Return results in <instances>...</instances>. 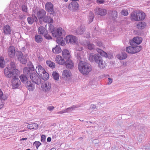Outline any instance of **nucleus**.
Listing matches in <instances>:
<instances>
[{
	"label": "nucleus",
	"mask_w": 150,
	"mask_h": 150,
	"mask_svg": "<svg viewBox=\"0 0 150 150\" xmlns=\"http://www.w3.org/2000/svg\"><path fill=\"white\" fill-rule=\"evenodd\" d=\"M79 61L78 66V69L82 74L87 75L92 70L91 66L85 62L81 60Z\"/></svg>",
	"instance_id": "f257e3e1"
},
{
	"label": "nucleus",
	"mask_w": 150,
	"mask_h": 150,
	"mask_svg": "<svg viewBox=\"0 0 150 150\" xmlns=\"http://www.w3.org/2000/svg\"><path fill=\"white\" fill-rule=\"evenodd\" d=\"M11 69L9 67H6L4 69V73L7 78L16 77L19 73V71L17 69Z\"/></svg>",
	"instance_id": "f03ea898"
},
{
	"label": "nucleus",
	"mask_w": 150,
	"mask_h": 150,
	"mask_svg": "<svg viewBox=\"0 0 150 150\" xmlns=\"http://www.w3.org/2000/svg\"><path fill=\"white\" fill-rule=\"evenodd\" d=\"M75 55L79 60H82L83 58V52L81 51L83 50V48L82 47L77 45L75 47Z\"/></svg>",
	"instance_id": "7ed1b4c3"
},
{
	"label": "nucleus",
	"mask_w": 150,
	"mask_h": 150,
	"mask_svg": "<svg viewBox=\"0 0 150 150\" xmlns=\"http://www.w3.org/2000/svg\"><path fill=\"white\" fill-rule=\"evenodd\" d=\"M33 13L36 15V17L39 19H43L44 17L46 15V11L44 9H40L38 10L37 8L33 10Z\"/></svg>",
	"instance_id": "20e7f679"
},
{
	"label": "nucleus",
	"mask_w": 150,
	"mask_h": 150,
	"mask_svg": "<svg viewBox=\"0 0 150 150\" xmlns=\"http://www.w3.org/2000/svg\"><path fill=\"white\" fill-rule=\"evenodd\" d=\"M38 31L39 34L44 36L46 39H52L51 36L47 34V32L45 28L42 26L39 27L38 29Z\"/></svg>",
	"instance_id": "39448f33"
},
{
	"label": "nucleus",
	"mask_w": 150,
	"mask_h": 150,
	"mask_svg": "<svg viewBox=\"0 0 150 150\" xmlns=\"http://www.w3.org/2000/svg\"><path fill=\"white\" fill-rule=\"evenodd\" d=\"M30 77L32 81L36 84L39 85L40 83L41 79L35 73L31 74Z\"/></svg>",
	"instance_id": "423d86ee"
},
{
	"label": "nucleus",
	"mask_w": 150,
	"mask_h": 150,
	"mask_svg": "<svg viewBox=\"0 0 150 150\" xmlns=\"http://www.w3.org/2000/svg\"><path fill=\"white\" fill-rule=\"evenodd\" d=\"M45 8L46 11L50 13V15L54 16L55 12L54 10L53 4L50 2H48L45 5Z\"/></svg>",
	"instance_id": "0eeeda50"
},
{
	"label": "nucleus",
	"mask_w": 150,
	"mask_h": 150,
	"mask_svg": "<svg viewBox=\"0 0 150 150\" xmlns=\"http://www.w3.org/2000/svg\"><path fill=\"white\" fill-rule=\"evenodd\" d=\"M88 57L91 62H95L96 63L101 57L98 54H94L93 53H91L89 54Z\"/></svg>",
	"instance_id": "6e6552de"
},
{
	"label": "nucleus",
	"mask_w": 150,
	"mask_h": 150,
	"mask_svg": "<svg viewBox=\"0 0 150 150\" xmlns=\"http://www.w3.org/2000/svg\"><path fill=\"white\" fill-rule=\"evenodd\" d=\"M142 41V38L139 37H136L133 38L132 40L129 42L130 45L132 46L140 44Z\"/></svg>",
	"instance_id": "1a4fd4ad"
},
{
	"label": "nucleus",
	"mask_w": 150,
	"mask_h": 150,
	"mask_svg": "<svg viewBox=\"0 0 150 150\" xmlns=\"http://www.w3.org/2000/svg\"><path fill=\"white\" fill-rule=\"evenodd\" d=\"M17 57L18 60L23 64H25L27 62V59L25 55L21 51H18L17 53Z\"/></svg>",
	"instance_id": "9d476101"
},
{
	"label": "nucleus",
	"mask_w": 150,
	"mask_h": 150,
	"mask_svg": "<svg viewBox=\"0 0 150 150\" xmlns=\"http://www.w3.org/2000/svg\"><path fill=\"white\" fill-rule=\"evenodd\" d=\"M64 33V31L62 28H58L56 31L52 33V35L54 37H60Z\"/></svg>",
	"instance_id": "9b49d317"
},
{
	"label": "nucleus",
	"mask_w": 150,
	"mask_h": 150,
	"mask_svg": "<svg viewBox=\"0 0 150 150\" xmlns=\"http://www.w3.org/2000/svg\"><path fill=\"white\" fill-rule=\"evenodd\" d=\"M30 64L28 67H25L23 69V72L25 74L29 75L32 74L31 72V71L34 70L35 69L32 63H30Z\"/></svg>",
	"instance_id": "f8f14e48"
},
{
	"label": "nucleus",
	"mask_w": 150,
	"mask_h": 150,
	"mask_svg": "<svg viewBox=\"0 0 150 150\" xmlns=\"http://www.w3.org/2000/svg\"><path fill=\"white\" fill-rule=\"evenodd\" d=\"M16 77L12 78V85L13 88H17L21 84V82L19 79Z\"/></svg>",
	"instance_id": "ddd939ff"
},
{
	"label": "nucleus",
	"mask_w": 150,
	"mask_h": 150,
	"mask_svg": "<svg viewBox=\"0 0 150 150\" xmlns=\"http://www.w3.org/2000/svg\"><path fill=\"white\" fill-rule=\"evenodd\" d=\"M41 87L43 91H47L50 89L51 84L49 82H45L42 83Z\"/></svg>",
	"instance_id": "4468645a"
},
{
	"label": "nucleus",
	"mask_w": 150,
	"mask_h": 150,
	"mask_svg": "<svg viewBox=\"0 0 150 150\" xmlns=\"http://www.w3.org/2000/svg\"><path fill=\"white\" fill-rule=\"evenodd\" d=\"M66 40L67 42L73 43H75L76 42L77 39L75 36L70 35L66 37Z\"/></svg>",
	"instance_id": "2eb2a0df"
},
{
	"label": "nucleus",
	"mask_w": 150,
	"mask_h": 150,
	"mask_svg": "<svg viewBox=\"0 0 150 150\" xmlns=\"http://www.w3.org/2000/svg\"><path fill=\"white\" fill-rule=\"evenodd\" d=\"M71 76V73L70 70H65L63 71L62 76L64 79L66 80H68L69 78Z\"/></svg>",
	"instance_id": "dca6fc26"
},
{
	"label": "nucleus",
	"mask_w": 150,
	"mask_h": 150,
	"mask_svg": "<svg viewBox=\"0 0 150 150\" xmlns=\"http://www.w3.org/2000/svg\"><path fill=\"white\" fill-rule=\"evenodd\" d=\"M8 55L9 56L13 58L15 55V47L12 46H9L8 50Z\"/></svg>",
	"instance_id": "f3484780"
},
{
	"label": "nucleus",
	"mask_w": 150,
	"mask_h": 150,
	"mask_svg": "<svg viewBox=\"0 0 150 150\" xmlns=\"http://www.w3.org/2000/svg\"><path fill=\"white\" fill-rule=\"evenodd\" d=\"M95 11L96 14L101 16H104L107 13L106 11L103 8H96Z\"/></svg>",
	"instance_id": "a211bd4d"
},
{
	"label": "nucleus",
	"mask_w": 150,
	"mask_h": 150,
	"mask_svg": "<svg viewBox=\"0 0 150 150\" xmlns=\"http://www.w3.org/2000/svg\"><path fill=\"white\" fill-rule=\"evenodd\" d=\"M96 63L98 64L99 67L101 69H104L106 66L105 62L101 57Z\"/></svg>",
	"instance_id": "6ab92c4d"
},
{
	"label": "nucleus",
	"mask_w": 150,
	"mask_h": 150,
	"mask_svg": "<svg viewBox=\"0 0 150 150\" xmlns=\"http://www.w3.org/2000/svg\"><path fill=\"white\" fill-rule=\"evenodd\" d=\"M35 71L37 74L39 76L43 73H44V72H45V71L44 68L39 64H38L37 65L35 69Z\"/></svg>",
	"instance_id": "aec40b11"
},
{
	"label": "nucleus",
	"mask_w": 150,
	"mask_h": 150,
	"mask_svg": "<svg viewBox=\"0 0 150 150\" xmlns=\"http://www.w3.org/2000/svg\"><path fill=\"white\" fill-rule=\"evenodd\" d=\"M28 23L30 24H32L34 21H38V19L36 16L35 15L33 12L32 17H28L27 18Z\"/></svg>",
	"instance_id": "412c9836"
},
{
	"label": "nucleus",
	"mask_w": 150,
	"mask_h": 150,
	"mask_svg": "<svg viewBox=\"0 0 150 150\" xmlns=\"http://www.w3.org/2000/svg\"><path fill=\"white\" fill-rule=\"evenodd\" d=\"M65 65L66 68L68 69H71L74 66V64L72 61L70 59H68L65 61Z\"/></svg>",
	"instance_id": "4be33fe9"
},
{
	"label": "nucleus",
	"mask_w": 150,
	"mask_h": 150,
	"mask_svg": "<svg viewBox=\"0 0 150 150\" xmlns=\"http://www.w3.org/2000/svg\"><path fill=\"white\" fill-rule=\"evenodd\" d=\"M55 60L56 62L59 64L62 65L65 63V60L64 58L59 55L57 56Z\"/></svg>",
	"instance_id": "5701e85b"
},
{
	"label": "nucleus",
	"mask_w": 150,
	"mask_h": 150,
	"mask_svg": "<svg viewBox=\"0 0 150 150\" xmlns=\"http://www.w3.org/2000/svg\"><path fill=\"white\" fill-rule=\"evenodd\" d=\"M43 21L46 23H53V20L52 18L48 15L47 14V16H45L43 18Z\"/></svg>",
	"instance_id": "b1692460"
},
{
	"label": "nucleus",
	"mask_w": 150,
	"mask_h": 150,
	"mask_svg": "<svg viewBox=\"0 0 150 150\" xmlns=\"http://www.w3.org/2000/svg\"><path fill=\"white\" fill-rule=\"evenodd\" d=\"M139 12L136 13L132 12L131 14V19L135 21H139L140 18L138 17L140 15Z\"/></svg>",
	"instance_id": "393cba45"
},
{
	"label": "nucleus",
	"mask_w": 150,
	"mask_h": 150,
	"mask_svg": "<svg viewBox=\"0 0 150 150\" xmlns=\"http://www.w3.org/2000/svg\"><path fill=\"white\" fill-rule=\"evenodd\" d=\"M81 44L84 45H87L88 48L90 50H93L95 47L94 45L93 44L89 43V42L87 40L84 41L83 42H81Z\"/></svg>",
	"instance_id": "a878e982"
},
{
	"label": "nucleus",
	"mask_w": 150,
	"mask_h": 150,
	"mask_svg": "<svg viewBox=\"0 0 150 150\" xmlns=\"http://www.w3.org/2000/svg\"><path fill=\"white\" fill-rule=\"evenodd\" d=\"M4 33L5 35H9L11 34V30L10 26L7 25L4 26Z\"/></svg>",
	"instance_id": "bb28decb"
},
{
	"label": "nucleus",
	"mask_w": 150,
	"mask_h": 150,
	"mask_svg": "<svg viewBox=\"0 0 150 150\" xmlns=\"http://www.w3.org/2000/svg\"><path fill=\"white\" fill-rule=\"evenodd\" d=\"M62 55L63 57L65 59H69L70 57V54L69 51L65 49L62 51Z\"/></svg>",
	"instance_id": "cd10ccee"
},
{
	"label": "nucleus",
	"mask_w": 150,
	"mask_h": 150,
	"mask_svg": "<svg viewBox=\"0 0 150 150\" xmlns=\"http://www.w3.org/2000/svg\"><path fill=\"white\" fill-rule=\"evenodd\" d=\"M26 86L30 91H33L35 88L34 85L30 81H27L25 84Z\"/></svg>",
	"instance_id": "c85d7f7f"
},
{
	"label": "nucleus",
	"mask_w": 150,
	"mask_h": 150,
	"mask_svg": "<svg viewBox=\"0 0 150 150\" xmlns=\"http://www.w3.org/2000/svg\"><path fill=\"white\" fill-rule=\"evenodd\" d=\"M38 125L36 123H32L28 125L27 127L30 129L36 130L38 129Z\"/></svg>",
	"instance_id": "c756f323"
},
{
	"label": "nucleus",
	"mask_w": 150,
	"mask_h": 150,
	"mask_svg": "<svg viewBox=\"0 0 150 150\" xmlns=\"http://www.w3.org/2000/svg\"><path fill=\"white\" fill-rule=\"evenodd\" d=\"M76 1H72L69 5V6L70 8H72L74 9H77L79 5Z\"/></svg>",
	"instance_id": "7c9ffc66"
},
{
	"label": "nucleus",
	"mask_w": 150,
	"mask_h": 150,
	"mask_svg": "<svg viewBox=\"0 0 150 150\" xmlns=\"http://www.w3.org/2000/svg\"><path fill=\"white\" fill-rule=\"evenodd\" d=\"M39 76L44 80H47L49 78V75L46 71L39 75Z\"/></svg>",
	"instance_id": "2f4dec72"
},
{
	"label": "nucleus",
	"mask_w": 150,
	"mask_h": 150,
	"mask_svg": "<svg viewBox=\"0 0 150 150\" xmlns=\"http://www.w3.org/2000/svg\"><path fill=\"white\" fill-rule=\"evenodd\" d=\"M84 32V27L83 26H81L74 33L75 35H81Z\"/></svg>",
	"instance_id": "473e14b6"
},
{
	"label": "nucleus",
	"mask_w": 150,
	"mask_h": 150,
	"mask_svg": "<svg viewBox=\"0 0 150 150\" xmlns=\"http://www.w3.org/2000/svg\"><path fill=\"white\" fill-rule=\"evenodd\" d=\"M127 57V54L126 53L122 52L117 55V58L120 60L125 59Z\"/></svg>",
	"instance_id": "72a5a7b5"
},
{
	"label": "nucleus",
	"mask_w": 150,
	"mask_h": 150,
	"mask_svg": "<svg viewBox=\"0 0 150 150\" xmlns=\"http://www.w3.org/2000/svg\"><path fill=\"white\" fill-rule=\"evenodd\" d=\"M61 51L62 50L59 45H57L55 47L52 49V52L54 53L59 54L61 52Z\"/></svg>",
	"instance_id": "f704fd0d"
},
{
	"label": "nucleus",
	"mask_w": 150,
	"mask_h": 150,
	"mask_svg": "<svg viewBox=\"0 0 150 150\" xmlns=\"http://www.w3.org/2000/svg\"><path fill=\"white\" fill-rule=\"evenodd\" d=\"M146 24L145 22H139L137 25V28L139 29H143L146 27Z\"/></svg>",
	"instance_id": "c9c22d12"
},
{
	"label": "nucleus",
	"mask_w": 150,
	"mask_h": 150,
	"mask_svg": "<svg viewBox=\"0 0 150 150\" xmlns=\"http://www.w3.org/2000/svg\"><path fill=\"white\" fill-rule=\"evenodd\" d=\"M96 51L100 54L105 57H107L108 56L107 54L105 52L100 49H97Z\"/></svg>",
	"instance_id": "e433bc0d"
},
{
	"label": "nucleus",
	"mask_w": 150,
	"mask_h": 150,
	"mask_svg": "<svg viewBox=\"0 0 150 150\" xmlns=\"http://www.w3.org/2000/svg\"><path fill=\"white\" fill-rule=\"evenodd\" d=\"M134 46H129L126 48V50L127 52L130 54H134Z\"/></svg>",
	"instance_id": "4c0bfd02"
},
{
	"label": "nucleus",
	"mask_w": 150,
	"mask_h": 150,
	"mask_svg": "<svg viewBox=\"0 0 150 150\" xmlns=\"http://www.w3.org/2000/svg\"><path fill=\"white\" fill-rule=\"evenodd\" d=\"M117 12L116 11H113L112 12L111 15L110 17L112 20H115L117 17Z\"/></svg>",
	"instance_id": "58836bf2"
},
{
	"label": "nucleus",
	"mask_w": 150,
	"mask_h": 150,
	"mask_svg": "<svg viewBox=\"0 0 150 150\" xmlns=\"http://www.w3.org/2000/svg\"><path fill=\"white\" fill-rule=\"evenodd\" d=\"M35 41L37 43H40L42 40V38L41 36L39 35H36L35 37Z\"/></svg>",
	"instance_id": "ea45409f"
},
{
	"label": "nucleus",
	"mask_w": 150,
	"mask_h": 150,
	"mask_svg": "<svg viewBox=\"0 0 150 150\" xmlns=\"http://www.w3.org/2000/svg\"><path fill=\"white\" fill-rule=\"evenodd\" d=\"M78 107V106L76 105H73L72 106L69 107L66 109H65L66 112H69L72 111L73 110H75V108Z\"/></svg>",
	"instance_id": "a19ab883"
},
{
	"label": "nucleus",
	"mask_w": 150,
	"mask_h": 150,
	"mask_svg": "<svg viewBox=\"0 0 150 150\" xmlns=\"http://www.w3.org/2000/svg\"><path fill=\"white\" fill-rule=\"evenodd\" d=\"M47 65L52 69L55 68V63L51 61H47L46 62Z\"/></svg>",
	"instance_id": "79ce46f5"
},
{
	"label": "nucleus",
	"mask_w": 150,
	"mask_h": 150,
	"mask_svg": "<svg viewBox=\"0 0 150 150\" xmlns=\"http://www.w3.org/2000/svg\"><path fill=\"white\" fill-rule=\"evenodd\" d=\"M21 81L23 83L27 82L28 79L27 76L24 74H22L20 76Z\"/></svg>",
	"instance_id": "37998d69"
},
{
	"label": "nucleus",
	"mask_w": 150,
	"mask_h": 150,
	"mask_svg": "<svg viewBox=\"0 0 150 150\" xmlns=\"http://www.w3.org/2000/svg\"><path fill=\"white\" fill-rule=\"evenodd\" d=\"M6 99V96L4 94L1 90L0 89V100H5Z\"/></svg>",
	"instance_id": "c03bdc74"
},
{
	"label": "nucleus",
	"mask_w": 150,
	"mask_h": 150,
	"mask_svg": "<svg viewBox=\"0 0 150 150\" xmlns=\"http://www.w3.org/2000/svg\"><path fill=\"white\" fill-rule=\"evenodd\" d=\"M52 75L55 80H57L59 79V74L56 72H53L52 74Z\"/></svg>",
	"instance_id": "a18cd8bd"
},
{
	"label": "nucleus",
	"mask_w": 150,
	"mask_h": 150,
	"mask_svg": "<svg viewBox=\"0 0 150 150\" xmlns=\"http://www.w3.org/2000/svg\"><path fill=\"white\" fill-rule=\"evenodd\" d=\"M134 47V54L139 52L142 49V47L141 46H137Z\"/></svg>",
	"instance_id": "49530a36"
},
{
	"label": "nucleus",
	"mask_w": 150,
	"mask_h": 150,
	"mask_svg": "<svg viewBox=\"0 0 150 150\" xmlns=\"http://www.w3.org/2000/svg\"><path fill=\"white\" fill-rule=\"evenodd\" d=\"M89 21L90 23L92 22L94 18V14L92 12H90L89 13Z\"/></svg>",
	"instance_id": "de8ad7c7"
},
{
	"label": "nucleus",
	"mask_w": 150,
	"mask_h": 150,
	"mask_svg": "<svg viewBox=\"0 0 150 150\" xmlns=\"http://www.w3.org/2000/svg\"><path fill=\"white\" fill-rule=\"evenodd\" d=\"M140 14L139 16H138V18H140L139 19V21L143 20L145 17V14L144 13H141L139 12Z\"/></svg>",
	"instance_id": "09e8293b"
},
{
	"label": "nucleus",
	"mask_w": 150,
	"mask_h": 150,
	"mask_svg": "<svg viewBox=\"0 0 150 150\" xmlns=\"http://www.w3.org/2000/svg\"><path fill=\"white\" fill-rule=\"evenodd\" d=\"M49 31L52 33H53L54 30V28L51 23H49Z\"/></svg>",
	"instance_id": "8fccbe9b"
},
{
	"label": "nucleus",
	"mask_w": 150,
	"mask_h": 150,
	"mask_svg": "<svg viewBox=\"0 0 150 150\" xmlns=\"http://www.w3.org/2000/svg\"><path fill=\"white\" fill-rule=\"evenodd\" d=\"M4 58L2 57H0V66L1 67H4Z\"/></svg>",
	"instance_id": "3c124183"
},
{
	"label": "nucleus",
	"mask_w": 150,
	"mask_h": 150,
	"mask_svg": "<svg viewBox=\"0 0 150 150\" xmlns=\"http://www.w3.org/2000/svg\"><path fill=\"white\" fill-rule=\"evenodd\" d=\"M121 13L122 15L127 16L128 14V12L127 10H123L122 11Z\"/></svg>",
	"instance_id": "603ef678"
},
{
	"label": "nucleus",
	"mask_w": 150,
	"mask_h": 150,
	"mask_svg": "<svg viewBox=\"0 0 150 150\" xmlns=\"http://www.w3.org/2000/svg\"><path fill=\"white\" fill-rule=\"evenodd\" d=\"M56 38H57L56 42L58 44H60V42H61V41L63 39V38L61 37V36L60 37H57Z\"/></svg>",
	"instance_id": "864d4df0"
},
{
	"label": "nucleus",
	"mask_w": 150,
	"mask_h": 150,
	"mask_svg": "<svg viewBox=\"0 0 150 150\" xmlns=\"http://www.w3.org/2000/svg\"><path fill=\"white\" fill-rule=\"evenodd\" d=\"M41 143L39 142H34L33 144L35 146L37 149H38V147L41 145Z\"/></svg>",
	"instance_id": "5fc2aeb1"
},
{
	"label": "nucleus",
	"mask_w": 150,
	"mask_h": 150,
	"mask_svg": "<svg viewBox=\"0 0 150 150\" xmlns=\"http://www.w3.org/2000/svg\"><path fill=\"white\" fill-rule=\"evenodd\" d=\"M30 0H19L20 4H25V3H28L29 1Z\"/></svg>",
	"instance_id": "6e6d98bb"
},
{
	"label": "nucleus",
	"mask_w": 150,
	"mask_h": 150,
	"mask_svg": "<svg viewBox=\"0 0 150 150\" xmlns=\"http://www.w3.org/2000/svg\"><path fill=\"white\" fill-rule=\"evenodd\" d=\"M54 107L52 106H49L47 107V109L50 111H52L54 109Z\"/></svg>",
	"instance_id": "4d7b16f0"
},
{
	"label": "nucleus",
	"mask_w": 150,
	"mask_h": 150,
	"mask_svg": "<svg viewBox=\"0 0 150 150\" xmlns=\"http://www.w3.org/2000/svg\"><path fill=\"white\" fill-rule=\"evenodd\" d=\"M22 10L23 11L26 12L27 11V8L26 6L23 5L22 7Z\"/></svg>",
	"instance_id": "13d9d810"
},
{
	"label": "nucleus",
	"mask_w": 150,
	"mask_h": 150,
	"mask_svg": "<svg viewBox=\"0 0 150 150\" xmlns=\"http://www.w3.org/2000/svg\"><path fill=\"white\" fill-rule=\"evenodd\" d=\"M10 66L11 68H12L13 69H16L15 68L16 67V65L14 62H11L10 63Z\"/></svg>",
	"instance_id": "bf43d9fd"
},
{
	"label": "nucleus",
	"mask_w": 150,
	"mask_h": 150,
	"mask_svg": "<svg viewBox=\"0 0 150 150\" xmlns=\"http://www.w3.org/2000/svg\"><path fill=\"white\" fill-rule=\"evenodd\" d=\"M45 139V135H42L41 138V140L42 142H44Z\"/></svg>",
	"instance_id": "052dcab7"
},
{
	"label": "nucleus",
	"mask_w": 150,
	"mask_h": 150,
	"mask_svg": "<svg viewBox=\"0 0 150 150\" xmlns=\"http://www.w3.org/2000/svg\"><path fill=\"white\" fill-rule=\"evenodd\" d=\"M90 108L91 109L94 110L96 108V105L94 104L91 105Z\"/></svg>",
	"instance_id": "680f3d73"
},
{
	"label": "nucleus",
	"mask_w": 150,
	"mask_h": 150,
	"mask_svg": "<svg viewBox=\"0 0 150 150\" xmlns=\"http://www.w3.org/2000/svg\"><path fill=\"white\" fill-rule=\"evenodd\" d=\"M108 84H110L112 83V79L110 78H108Z\"/></svg>",
	"instance_id": "e2e57ef3"
},
{
	"label": "nucleus",
	"mask_w": 150,
	"mask_h": 150,
	"mask_svg": "<svg viewBox=\"0 0 150 150\" xmlns=\"http://www.w3.org/2000/svg\"><path fill=\"white\" fill-rule=\"evenodd\" d=\"M97 45L98 46H101L102 45L103 43H102L100 42V41H98L96 42Z\"/></svg>",
	"instance_id": "0e129e2a"
},
{
	"label": "nucleus",
	"mask_w": 150,
	"mask_h": 150,
	"mask_svg": "<svg viewBox=\"0 0 150 150\" xmlns=\"http://www.w3.org/2000/svg\"><path fill=\"white\" fill-rule=\"evenodd\" d=\"M65 41L63 40V39L61 41V42H60V44L62 46H64L65 44Z\"/></svg>",
	"instance_id": "69168bd1"
},
{
	"label": "nucleus",
	"mask_w": 150,
	"mask_h": 150,
	"mask_svg": "<svg viewBox=\"0 0 150 150\" xmlns=\"http://www.w3.org/2000/svg\"><path fill=\"white\" fill-rule=\"evenodd\" d=\"M66 113V112L65 111V109L64 110L62 111H60L59 112H57L58 114H63L64 113Z\"/></svg>",
	"instance_id": "338daca9"
},
{
	"label": "nucleus",
	"mask_w": 150,
	"mask_h": 150,
	"mask_svg": "<svg viewBox=\"0 0 150 150\" xmlns=\"http://www.w3.org/2000/svg\"><path fill=\"white\" fill-rule=\"evenodd\" d=\"M97 2L100 4H102L104 2V0H98L97 1Z\"/></svg>",
	"instance_id": "774afa93"
}]
</instances>
